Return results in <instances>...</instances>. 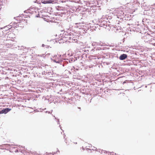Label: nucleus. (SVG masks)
<instances>
[{
  "instance_id": "45",
  "label": "nucleus",
  "mask_w": 155,
  "mask_h": 155,
  "mask_svg": "<svg viewBox=\"0 0 155 155\" xmlns=\"http://www.w3.org/2000/svg\"><path fill=\"white\" fill-rule=\"evenodd\" d=\"M69 38L71 39V37H69Z\"/></svg>"
},
{
  "instance_id": "8",
  "label": "nucleus",
  "mask_w": 155,
  "mask_h": 155,
  "mask_svg": "<svg viewBox=\"0 0 155 155\" xmlns=\"http://www.w3.org/2000/svg\"><path fill=\"white\" fill-rule=\"evenodd\" d=\"M127 57V55L126 54H123L120 55L119 57L120 60H123L125 59Z\"/></svg>"
},
{
  "instance_id": "32",
  "label": "nucleus",
  "mask_w": 155,
  "mask_h": 155,
  "mask_svg": "<svg viewBox=\"0 0 155 155\" xmlns=\"http://www.w3.org/2000/svg\"><path fill=\"white\" fill-rule=\"evenodd\" d=\"M18 152V150H17L16 151H15V152Z\"/></svg>"
},
{
  "instance_id": "18",
  "label": "nucleus",
  "mask_w": 155,
  "mask_h": 155,
  "mask_svg": "<svg viewBox=\"0 0 155 155\" xmlns=\"http://www.w3.org/2000/svg\"><path fill=\"white\" fill-rule=\"evenodd\" d=\"M29 12V11L28 10V9L27 10H25L24 11V12L25 13H29V12Z\"/></svg>"
},
{
  "instance_id": "47",
  "label": "nucleus",
  "mask_w": 155,
  "mask_h": 155,
  "mask_svg": "<svg viewBox=\"0 0 155 155\" xmlns=\"http://www.w3.org/2000/svg\"><path fill=\"white\" fill-rule=\"evenodd\" d=\"M53 155H54V154H53Z\"/></svg>"
},
{
  "instance_id": "37",
  "label": "nucleus",
  "mask_w": 155,
  "mask_h": 155,
  "mask_svg": "<svg viewBox=\"0 0 155 155\" xmlns=\"http://www.w3.org/2000/svg\"><path fill=\"white\" fill-rule=\"evenodd\" d=\"M16 20H17V21L20 20V19H17Z\"/></svg>"
},
{
  "instance_id": "7",
  "label": "nucleus",
  "mask_w": 155,
  "mask_h": 155,
  "mask_svg": "<svg viewBox=\"0 0 155 155\" xmlns=\"http://www.w3.org/2000/svg\"><path fill=\"white\" fill-rule=\"evenodd\" d=\"M11 110V109L8 108H6L4 109H3L1 110H0V114H6L10 111Z\"/></svg>"
},
{
  "instance_id": "43",
  "label": "nucleus",
  "mask_w": 155,
  "mask_h": 155,
  "mask_svg": "<svg viewBox=\"0 0 155 155\" xmlns=\"http://www.w3.org/2000/svg\"><path fill=\"white\" fill-rule=\"evenodd\" d=\"M49 46H47V47H48V48Z\"/></svg>"
},
{
  "instance_id": "19",
  "label": "nucleus",
  "mask_w": 155,
  "mask_h": 155,
  "mask_svg": "<svg viewBox=\"0 0 155 155\" xmlns=\"http://www.w3.org/2000/svg\"><path fill=\"white\" fill-rule=\"evenodd\" d=\"M24 48V47L23 46H21L20 47V48H18V50H23V49Z\"/></svg>"
},
{
  "instance_id": "10",
  "label": "nucleus",
  "mask_w": 155,
  "mask_h": 155,
  "mask_svg": "<svg viewBox=\"0 0 155 155\" xmlns=\"http://www.w3.org/2000/svg\"><path fill=\"white\" fill-rule=\"evenodd\" d=\"M18 22H13V23L12 24V25H11L9 26V27L11 28L13 27L14 28H17L18 26Z\"/></svg>"
},
{
  "instance_id": "42",
  "label": "nucleus",
  "mask_w": 155,
  "mask_h": 155,
  "mask_svg": "<svg viewBox=\"0 0 155 155\" xmlns=\"http://www.w3.org/2000/svg\"><path fill=\"white\" fill-rule=\"evenodd\" d=\"M37 111L39 112V110H37Z\"/></svg>"
},
{
  "instance_id": "46",
  "label": "nucleus",
  "mask_w": 155,
  "mask_h": 155,
  "mask_svg": "<svg viewBox=\"0 0 155 155\" xmlns=\"http://www.w3.org/2000/svg\"><path fill=\"white\" fill-rule=\"evenodd\" d=\"M145 87H147V86H146Z\"/></svg>"
},
{
  "instance_id": "11",
  "label": "nucleus",
  "mask_w": 155,
  "mask_h": 155,
  "mask_svg": "<svg viewBox=\"0 0 155 155\" xmlns=\"http://www.w3.org/2000/svg\"><path fill=\"white\" fill-rule=\"evenodd\" d=\"M56 9L58 11H63L65 10V8L64 7H61L60 6H58L56 7Z\"/></svg>"
},
{
  "instance_id": "29",
  "label": "nucleus",
  "mask_w": 155,
  "mask_h": 155,
  "mask_svg": "<svg viewBox=\"0 0 155 155\" xmlns=\"http://www.w3.org/2000/svg\"><path fill=\"white\" fill-rule=\"evenodd\" d=\"M57 152H60V151H59V150L58 149V148H57Z\"/></svg>"
},
{
  "instance_id": "40",
  "label": "nucleus",
  "mask_w": 155,
  "mask_h": 155,
  "mask_svg": "<svg viewBox=\"0 0 155 155\" xmlns=\"http://www.w3.org/2000/svg\"><path fill=\"white\" fill-rule=\"evenodd\" d=\"M21 147H23V148L25 147H22L21 146Z\"/></svg>"
},
{
  "instance_id": "9",
  "label": "nucleus",
  "mask_w": 155,
  "mask_h": 155,
  "mask_svg": "<svg viewBox=\"0 0 155 155\" xmlns=\"http://www.w3.org/2000/svg\"><path fill=\"white\" fill-rule=\"evenodd\" d=\"M28 10L29 11V12H29V13L30 14H34L37 13V9H35V8L33 7H31L28 9Z\"/></svg>"
},
{
  "instance_id": "1",
  "label": "nucleus",
  "mask_w": 155,
  "mask_h": 155,
  "mask_svg": "<svg viewBox=\"0 0 155 155\" xmlns=\"http://www.w3.org/2000/svg\"><path fill=\"white\" fill-rule=\"evenodd\" d=\"M11 28L10 27H7V26L5 27L4 28H1L0 30V32H2V33L0 34V37L1 38H0V43H2L1 42H2L1 40V39L4 41L5 40V37H1L2 35H4V36H6L7 37L10 38V36H9V35L13 34V33H12L11 31H10L9 30Z\"/></svg>"
},
{
  "instance_id": "30",
  "label": "nucleus",
  "mask_w": 155,
  "mask_h": 155,
  "mask_svg": "<svg viewBox=\"0 0 155 155\" xmlns=\"http://www.w3.org/2000/svg\"><path fill=\"white\" fill-rule=\"evenodd\" d=\"M22 15L23 16H24V15H23V14H21V15H20V16L19 17H21L22 16Z\"/></svg>"
},
{
  "instance_id": "13",
  "label": "nucleus",
  "mask_w": 155,
  "mask_h": 155,
  "mask_svg": "<svg viewBox=\"0 0 155 155\" xmlns=\"http://www.w3.org/2000/svg\"><path fill=\"white\" fill-rule=\"evenodd\" d=\"M52 2V1L51 0H47L46 1H44L43 3H51Z\"/></svg>"
},
{
  "instance_id": "3",
  "label": "nucleus",
  "mask_w": 155,
  "mask_h": 155,
  "mask_svg": "<svg viewBox=\"0 0 155 155\" xmlns=\"http://www.w3.org/2000/svg\"><path fill=\"white\" fill-rule=\"evenodd\" d=\"M151 35L148 33H145L142 36V38L143 40L145 42H148L150 40Z\"/></svg>"
},
{
  "instance_id": "17",
  "label": "nucleus",
  "mask_w": 155,
  "mask_h": 155,
  "mask_svg": "<svg viewBox=\"0 0 155 155\" xmlns=\"http://www.w3.org/2000/svg\"><path fill=\"white\" fill-rule=\"evenodd\" d=\"M100 151H101V153H107V151H106L104 150H100Z\"/></svg>"
},
{
  "instance_id": "23",
  "label": "nucleus",
  "mask_w": 155,
  "mask_h": 155,
  "mask_svg": "<svg viewBox=\"0 0 155 155\" xmlns=\"http://www.w3.org/2000/svg\"><path fill=\"white\" fill-rule=\"evenodd\" d=\"M57 122L58 123V124H60V123H59V119H58L57 120Z\"/></svg>"
},
{
  "instance_id": "24",
  "label": "nucleus",
  "mask_w": 155,
  "mask_h": 155,
  "mask_svg": "<svg viewBox=\"0 0 155 155\" xmlns=\"http://www.w3.org/2000/svg\"><path fill=\"white\" fill-rule=\"evenodd\" d=\"M39 95H36L35 97L38 98L39 97Z\"/></svg>"
},
{
  "instance_id": "33",
  "label": "nucleus",
  "mask_w": 155,
  "mask_h": 155,
  "mask_svg": "<svg viewBox=\"0 0 155 155\" xmlns=\"http://www.w3.org/2000/svg\"><path fill=\"white\" fill-rule=\"evenodd\" d=\"M59 127H60V128L61 129V126H60V125H59Z\"/></svg>"
},
{
  "instance_id": "36",
  "label": "nucleus",
  "mask_w": 155,
  "mask_h": 155,
  "mask_svg": "<svg viewBox=\"0 0 155 155\" xmlns=\"http://www.w3.org/2000/svg\"><path fill=\"white\" fill-rule=\"evenodd\" d=\"M46 109V108H44V109H43V110H45Z\"/></svg>"
},
{
  "instance_id": "35",
  "label": "nucleus",
  "mask_w": 155,
  "mask_h": 155,
  "mask_svg": "<svg viewBox=\"0 0 155 155\" xmlns=\"http://www.w3.org/2000/svg\"><path fill=\"white\" fill-rule=\"evenodd\" d=\"M100 45L101 46H102V44H101V43H100Z\"/></svg>"
},
{
  "instance_id": "5",
  "label": "nucleus",
  "mask_w": 155,
  "mask_h": 155,
  "mask_svg": "<svg viewBox=\"0 0 155 155\" xmlns=\"http://www.w3.org/2000/svg\"><path fill=\"white\" fill-rule=\"evenodd\" d=\"M51 60L54 62H55L61 65L62 64L63 66H64V61H63L59 60L58 59H51Z\"/></svg>"
},
{
  "instance_id": "34",
  "label": "nucleus",
  "mask_w": 155,
  "mask_h": 155,
  "mask_svg": "<svg viewBox=\"0 0 155 155\" xmlns=\"http://www.w3.org/2000/svg\"><path fill=\"white\" fill-rule=\"evenodd\" d=\"M153 45H155V43H153Z\"/></svg>"
},
{
  "instance_id": "25",
  "label": "nucleus",
  "mask_w": 155,
  "mask_h": 155,
  "mask_svg": "<svg viewBox=\"0 0 155 155\" xmlns=\"http://www.w3.org/2000/svg\"><path fill=\"white\" fill-rule=\"evenodd\" d=\"M45 112L46 113H48V114H50V112L49 111H45Z\"/></svg>"
},
{
  "instance_id": "31",
  "label": "nucleus",
  "mask_w": 155,
  "mask_h": 155,
  "mask_svg": "<svg viewBox=\"0 0 155 155\" xmlns=\"http://www.w3.org/2000/svg\"><path fill=\"white\" fill-rule=\"evenodd\" d=\"M54 117L55 119H57L56 118V117H55L54 116Z\"/></svg>"
},
{
  "instance_id": "39",
  "label": "nucleus",
  "mask_w": 155,
  "mask_h": 155,
  "mask_svg": "<svg viewBox=\"0 0 155 155\" xmlns=\"http://www.w3.org/2000/svg\"><path fill=\"white\" fill-rule=\"evenodd\" d=\"M78 108L80 109H81V108L80 107H78Z\"/></svg>"
},
{
  "instance_id": "6",
  "label": "nucleus",
  "mask_w": 155,
  "mask_h": 155,
  "mask_svg": "<svg viewBox=\"0 0 155 155\" xmlns=\"http://www.w3.org/2000/svg\"><path fill=\"white\" fill-rule=\"evenodd\" d=\"M75 58L74 59V57H72L69 59H64V64H67L68 63V62H69L70 63H72L75 61Z\"/></svg>"
},
{
  "instance_id": "26",
  "label": "nucleus",
  "mask_w": 155,
  "mask_h": 155,
  "mask_svg": "<svg viewBox=\"0 0 155 155\" xmlns=\"http://www.w3.org/2000/svg\"><path fill=\"white\" fill-rule=\"evenodd\" d=\"M119 9H116L115 10V11H116V12H117V11H119Z\"/></svg>"
},
{
  "instance_id": "15",
  "label": "nucleus",
  "mask_w": 155,
  "mask_h": 155,
  "mask_svg": "<svg viewBox=\"0 0 155 155\" xmlns=\"http://www.w3.org/2000/svg\"><path fill=\"white\" fill-rule=\"evenodd\" d=\"M47 73L50 77H53V74L51 72H48Z\"/></svg>"
},
{
  "instance_id": "27",
  "label": "nucleus",
  "mask_w": 155,
  "mask_h": 155,
  "mask_svg": "<svg viewBox=\"0 0 155 155\" xmlns=\"http://www.w3.org/2000/svg\"><path fill=\"white\" fill-rule=\"evenodd\" d=\"M42 47H45V45L44 44H42Z\"/></svg>"
},
{
  "instance_id": "44",
  "label": "nucleus",
  "mask_w": 155,
  "mask_h": 155,
  "mask_svg": "<svg viewBox=\"0 0 155 155\" xmlns=\"http://www.w3.org/2000/svg\"><path fill=\"white\" fill-rule=\"evenodd\" d=\"M109 48H107V49H109Z\"/></svg>"
},
{
  "instance_id": "14",
  "label": "nucleus",
  "mask_w": 155,
  "mask_h": 155,
  "mask_svg": "<svg viewBox=\"0 0 155 155\" xmlns=\"http://www.w3.org/2000/svg\"><path fill=\"white\" fill-rule=\"evenodd\" d=\"M73 57H74V58L75 59V61H76V60H78V58L79 59L80 58H81V57H80L77 56V55H76L75 56H74Z\"/></svg>"
},
{
  "instance_id": "2",
  "label": "nucleus",
  "mask_w": 155,
  "mask_h": 155,
  "mask_svg": "<svg viewBox=\"0 0 155 155\" xmlns=\"http://www.w3.org/2000/svg\"><path fill=\"white\" fill-rule=\"evenodd\" d=\"M147 15L155 18V8H151L147 11Z\"/></svg>"
},
{
  "instance_id": "16",
  "label": "nucleus",
  "mask_w": 155,
  "mask_h": 155,
  "mask_svg": "<svg viewBox=\"0 0 155 155\" xmlns=\"http://www.w3.org/2000/svg\"><path fill=\"white\" fill-rule=\"evenodd\" d=\"M132 31H134L135 32L136 31V32H137L138 31L135 28H133V29H130V31H132Z\"/></svg>"
},
{
  "instance_id": "38",
  "label": "nucleus",
  "mask_w": 155,
  "mask_h": 155,
  "mask_svg": "<svg viewBox=\"0 0 155 155\" xmlns=\"http://www.w3.org/2000/svg\"><path fill=\"white\" fill-rule=\"evenodd\" d=\"M100 150H99V152H101V151H100Z\"/></svg>"
},
{
  "instance_id": "4",
  "label": "nucleus",
  "mask_w": 155,
  "mask_h": 155,
  "mask_svg": "<svg viewBox=\"0 0 155 155\" xmlns=\"http://www.w3.org/2000/svg\"><path fill=\"white\" fill-rule=\"evenodd\" d=\"M100 23L99 24V26L101 27H103L104 28H106V27L108 25L109 26V24L108 23L109 21H106L103 19H101L99 21Z\"/></svg>"
},
{
  "instance_id": "12",
  "label": "nucleus",
  "mask_w": 155,
  "mask_h": 155,
  "mask_svg": "<svg viewBox=\"0 0 155 155\" xmlns=\"http://www.w3.org/2000/svg\"><path fill=\"white\" fill-rule=\"evenodd\" d=\"M150 42H155V35L153 36H152L151 35V38H150Z\"/></svg>"
},
{
  "instance_id": "20",
  "label": "nucleus",
  "mask_w": 155,
  "mask_h": 155,
  "mask_svg": "<svg viewBox=\"0 0 155 155\" xmlns=\"http://www.w3.org/2000/svg\"><path fill=\"white\" fill-rule=\"evenodd\" d=\"M58 13H60L61 14H64V15H65L66 14V12H58Z\"/></svg>"
},
{
  "instance_id": "41",
  "label": "nucleus",
  "mask_w": 155,
  "mask_h": 155,
  "mask_svg": "<svg viewBox=\"0 0 155 155\" xmlns=\"http://www.w3.org/2000/svg\"><path fill=\"white\" fill-rule=\"evenodd\" d=\"M110 153H108V154H109V153L110 154Z\"/></svg>"
},
{
  "instance_id": "28",
  "label": "nucleus",
  "mask_w": 155,
  "mask_h": 155,
  "mask_svg": "<svg viewBox=\"0 0 155 155\" xmlns=\"http://www.w3.org/2000/svg\"><path fill=\"white\" fill-rule=\"evenodd\" d=\"M17 47H16V48H18H18H20V47L19 46H17Z\"/></svg>"
},
{
  "instance_id": "22",
  "label": "nucleus",
  "mask_w": 155,
  "mask_h": 155,
  "mask_svg": "<svg viewBox=\"0 0 155 155\" xmlns=\"http://www.w3.org/2000/svg\"><path fill=\"white\" fill-rule=\"evenodd\" d=\"M35 17H37V18L39 17H40L39 14H38L37 15H35Z\"/></svg>"
},
{
  "instance_id": "21",
  "label": "nucleus",
  "mask_w": 155,
  "mask_h": 155,
  "mask_svg": "<svg viewBox=\"0 0 155 155\" xmlns=\"http://www.w3.org/2000/svg\"><path fill=\"white\" fill-rule=\"evenodd\" d=\"M71 34H72V33H69V34H68L67 32H66V33H65L64 34L65 35H68V34L69 35H70V36H71Z\"/></svg>"
}]
</instances>
